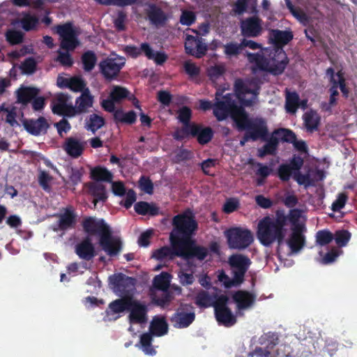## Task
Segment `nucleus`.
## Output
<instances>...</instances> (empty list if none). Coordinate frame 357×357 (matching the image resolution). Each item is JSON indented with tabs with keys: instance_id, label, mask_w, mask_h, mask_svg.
<instances>
[{
	"instance_id": "41",
	"label": "nucleus",
	"mask_w": 357,
	"mask_h": 357,
	"mask_svg": "<svg viewBox=\"0 0 357 357\" xmlns=\"http://www.w3.org/2000/svg\"><path fill=\"white\" fill-rule=\"evenodd\" d=\"M278 335L275 333L268 332L264 333L259 338L260 344L264 346L267 350L272 351L273 348L278 344Z\"/></svg>"
},
{
	"instance_id": "4",
	"label": "nucleus",
	"mask_w": 357,
	"mask_h": 357,
	"mask_svg": "<svg viewBox=\"0 0 357 357\" xmlns=\"http://www.w3.org/2000/svg\"><path fill=\"white\" fill-rule=\"evenodd\" d=\"M248 61L256 67L273 75H282L289 63V59L283 48H273L269 50L268 57L259 53L247 54Z\"/></svg>"
},
{
	"instance_id": "21",
	"label": "nucleus",
	"mask_w": 357,
	"mask_h": 357,
	"mask_svg": "<svg viewBox=\"0 0 357 357\" xmlns=\"http://www.w3.org/2000/svg\"><path fill=\"white\" fill-rule=\"evenodd\" d=\"M59 220L56 222V227L54 231H67L75 228L77 222V215L71 208H66L63 213L58 215Z\"/></svg>"
},
{
	"instance_id": "50",
	"label": "nucleus",
	"mask_w": 357,
	"mask_h": 357,
	"mask_svg": "<svg viewBox=\"0 0 357 357\" xmlns=\"http://www.w3.org/2000/svg\"><path fill=\"white\" fill-rule=\"evenodd\" d=\"M193 125H183L181 128H177L173 133V138L176 140L181 142L183 139L191 137V129Z\"/></svg>"
},
{
	"instance_id": "59",
	"label": "nucleus",
	"mask_w": 357,
	"mask_h": 357,
	"mask_svg": "<svg viewBox=\"0 0 357 357\" xmlns=\"http://www.w3.org/2000/svg\"><path fill=\"white\" fill-rule=\"evenodd\" d=\"M293 173V170L287 164H282L278 169V176L282 181H288Z\"/></svg>"
},
{
	"instance_id": "57",
	"label": "nucleus",
	"mask_w": 357,
	"mask_h": 357,
	"mask_svg": "<svg viewBox=\"0 0 357 357\" xmlns=\"http://www.w3.org/2000/svg\"><path fill=\"white\" fill-rule=\"evenodd\" d=\"M139 188L144 192L152 195L153 193V183L149 177L142 176L138 181Z\"/></svg>"
},
{
	"instance_id": "51",
	"label": "nucleus",
	"mask_w": 357,
	"mask_h": 357,
	"mask_svg": "<svg viewBox=\"0 0 357 357\" xmlns=\"http://www.w3.org/2000/svg\"><path fill=\"white\" fill-rule=\"evenodd\" d=\"M278 135L281 141L291 144L296 139V135L291 130L287 128H279L274 131Z\"/></svg>"
},
{
	"instance_id": "26",
	"label": "nucleus",
	"mask_w": 357,
	"mask_h": 357,
	"mask_svg": "<svg viewBox=\"0 0 357 357\" xmlns=\"http://www.w3.org/2000/svg\"><path fill=\"white\" fill-rule=\"evenodd\" d=\"M84 146V142H81L75 137H70L66 139L63 149L69 156L77 158L82 155Z\"/></svg>"
},
{
	"instance_id": "10",
	"label": "nucleus",
	"mask_w": 357,
	"mask_h": 357,
	"mask_svg": "<svg viewBox=\"0 0 357 357\" xmlns=\"http://www.w3.org/2000/svg\"><path fill=\"white\" fill-rule=\"evenodd\" d=\"M126 64L123 56L116 54V57H107L99 63L100 72L107 81L116 79Z\"/></svg>"
},
{
	"instance_id": "54",
	"label": "nucleus",
	"mask_w": 357,
	"mask_h": 357,
	"mask_svg": "<svg viewBox=\"0 0 357 357\" xmlns=\"http://www.w3.org/2000/svg\"><path fill=\"white\" fill-rule=\"evenodd\" d=\"M333 236L336 244L339 247H344L351 238V233L347 230H338Z\"/></svg>"
},
{
	"instance_id": "33",
	"label": "nucleus",
	"mask_w": 357,
	"mask_h": 357,
	"mask_svg": "<svg viewBox=\"0 0 357 357\" xmlns=\"http://www.w3.org/2000/svg\"><path fill=\"white\" fill-rule=\"evenodd\" d=\"M305 127L307 131L312 132L318 130L320 123V116L312 109L303 115Z\"/></svg>"
},
{
	"instance_id": "46",
	"label": "nucleus",
	"mask_w": 357,
	"mask_h": 357,
	"mask_svg": "<svg viewBox=\"0 0 357 357\" xmlns=\"http://www.w3.org/2000/svg\"><path fill=\"white\" fill-rule=\"evenodd\" d=\"M223 47L224 54L227 58L237 57L243 51L241 42H229L224 45Z\"/></svg>"
},
{
	"instance_id": "17",
	"label": "nucleus",
	"mask_w": 357,
	"mask_h": 357,
	"mask_svg": "<svg viewBox=\"0 0 357 357\" xmlns=\"http://www.w3.org/2000/svg\"><path fill=\"white\" fill-rule=\"evenodd\" d=\"M70 98V96L67 93H56L52 101V112L63 117L72 118V112H70V108L73 107V105L68 103Z\"/></svg>"
},
{
	"instance_id": "15",
	"label": "nucleus",
	"mask_w": 357,
	"mask_h": 357,
	"mask_svg": "<svg viewBox=\"0 0 357 357\" xmlns=\"http://www.w3.org/2000/svg\"><path fill=\"white\" fill-rule=\"evenodd\" d=\"M181 245L180 257L185 260L197 258L202 261L207 257L208 254V249L204 246L197 245L195 240L185 241Z\"/></svg>"
},
{
	"instance_id": "14",
	"label": "nucleus",
	"mask_w": 357,
	"mask_h": 357,
	"mask_svg": "<svg viewBox=\"0 0 357 357\" xmlns=\"http://www.w3.org/2000/svg\"><path fill=\"white\" fill-rule=\"evenodd\" d=\"M130 92L126 88L119 85L112 86L109 96L100 102L101 107L105 111L112 112L114 111L115 103H120L125 99L130 98Z\"/></svg>"
},
{
	"instance_id": "31",
	"label": "nucleus",
	"mask_w": 357,
	"mask_h": 357,
	"mask_svg": "<svg viewBox=\"0 0 357 357\" xmlns=\"http://www.w3.org/2000/svg\"><path fill=\"white\" fill-rule=\"evenodd\" d=\"M147 16L150 22L154 25H163L167 20L165 12L155 4H151L148 10Z\"/></svg>"
},
{
	"instance_id": "27",
	"label": "nucleus",
	"mask_w": 357,
	"mask_h": 357,
	"mask_svg": "<svg viewBox=\"0 0 357 357\" xmlns=\"http://www.w3.org/2000/svg\"><path fill=\"white\" fill-rule=\"evenodd\" d=\"M75 253L86 261L91 260L96 256L95 248L90 237L86 236L75 246Z\"/></svg>"
},
{
	"instance_id": "35",
	"label": "nucleus",
	"mask_w": 357,
	"mask_h": 357,
	"mask_svg": "<svg viewBox=\"0 0 357 357\" xmlns=\"http://www.w3.org/2000/svg\"><path fill=\"white\" fill-rule=\"evenodd\" d=\"M39 93V89L35 87H24L17 92V102L26 105Z\"/></svg>"
},
{
	"instance_id": "12",
	"label": "nucleus",
	"mask_w": 357,
	"mask_h": 357,
	"mask_svg": "<svg viewBox=\"0 0 357 357\" xmlns=\"http://www.w3.org/2000/svg\"><path fill=\"white\" fill-rule=\"evenodd\" d=\"M56 33L61 38V47L66 51L74 50L79 45L77 34L72 23L67 22L56 26Z\"/></svg>"
},
{
	"instance_id": "64",
	"label": "nucleus",
	"mask_w": 357,
	"mask_h": 357,
	"mask_svg": "<svg viewBox=\"0 0 357 357\" xmlns=\"http://www.w3.org/2000/svg\"><path fill=\"white\" fill-rule=\"evenodd\" d=\"M238 207H239L238 200L235 198H229L225 202V203L223 206L222 211L225 213L229 214V213L234 212L236 210H237Z\"/></svg>"
},
{
	"instance_id": "18",
	"label": "nucleus",
	"mask_w": 357,
	"mask_h": 357,
	"mask_svg": "<svg viewBox=\"0 0 357 357\" xmlns=\"http://www.w3.org/2000/svg\"><path fill=\"white\" fill-rule=\"evenodd\" d=\"M191 306L185 305L178 308L171 317V321L173 326L177 328H184L188 327L195 319V313L192 312H185Z\"/></svg>"
},
{
	"instance_id": "39",
	"label": "nucleus",
	"mask_w": 357,
	"mask_h": 357,
	"mask_svg": "<svg viewBox=\"0 0 357 357\" xmlns=\"http://www.w3.org/2000/svg\"><path fill=\"white\" fill-rule=\"evenodd\" d=\"M97 60V56L93 51L87 50L84 52L81 56L84 70L91 72L95 68Z\"/></svg>"
},
{
	"instance_id": "60",
	"label": "nucleus",
	"mask_w": 357,
	"mask_h": 357,
	"mask_svg": "<svg viewBox=\"0 0 357 357\" xmlns=\"http://www.w3.org/2000/svg\"><path fill=\"white\" fill-rule=\"evenodd\" d=\"M195 49L192 51L193 54L192 56H195L197 59H200L204 56L207 51V45L203 43L202 38H199L198 40H194Z\"/></svg>"
},
{
	"instance_id": "7",
	"label": "nucleus",
	"mask_w": 357,
	"mask_h": 357,
	"mask_svg": "<svg viewBox=\"0 0 357 357\" xmlns=\"http://www.w3.org/2000/svg\"><path fill=\"white\" fill-rule=\"evenodd\" d=\"M222 95V92L220 91L215 93L216 102L213 106V114L218 121L225 120L229 116L236 123L241 116V113L245 110L235 104L231 93H227L220 100Z\"/></svg>"
},
{
	"instance_id": "13",
	"label": "nucleus",
	"mask_w": 357,
	"mask_h": 357,
	"mask_svg": "<svg viewBox=\"0 0 357 357\" xmlns=\"http://www.w3.org/2000/svg\"><path fill=\"white\" fill-rule=\"evenodd\" d=\"M228 263L234 275V280L237 284H241L250 264L251 260L248 256L242 254H234L229 256Z\"/></svg>"
},
{
	"instance_id": "16",
	"label": "nucleus",
	"mask_w": 357,
	"mask_h": 357,
	"mask_svg": "<svg viewBox=\"0 0 357 357\" xmlns=\"http://www.w3.org/2000/svg\"><path fill=\"white\" fill-rule=\"evenodd\" d=\"M241 35L245 38H256L262 32V20L258 16H252L241 21Z\"/></svg>"
},
{
	"instance_id": "22",
	"label": "nucleus",
	"mask_w": 357,
	"mask_h": 357,
	"mask_svg": "<svg viewBox=\"0 0 357 357\" xmlns=\"http://www.w3.org/2000/svg\"><path fill=\"white\" fill-rule=\"evenodd\" d=\"M22 124L25 130L34 136L45 134L50 127L47 121L43 116H40L37 119H24Z\"/></svg>"
},
{
	"instance_id": "37",
	"label": "nucleus",
	"mask_w": 357,
	"mask_h": 357,
	"mask_svg": "<svg viewBox=\"0 0 357 357\" xmlns=\"http://www.w3.org/2000/svg\"><path fill=\"white\" fill-rule=\"evenodd\" d=\"M112 112L116 123L133 124L136 121L137 115L134 111L125 113L121 109H114V111Z\"/></svg>"
},
{
	"instance_id": "1",
	"label": "nucleus",
	"mask_w": 357,
	"mask_h": 357,
	"mask_svg": "<svg viewBox=\"0 0 357 357\" xmlns=\"http://www.w3.org/2000/svg\"><path fill=\"white\" fill-rule=\"evenodd\" d=\"M288 225V217L284 210L275 211V217L266 216L259 220L257 225V236L259 242L266 247L277 242L278 245L283 243Z\"/></svg>"
},
{
	"instance_id": "24",
	"label": "nucleus",
	"mask_w": 357,
	"mask_h": 357,
	"mask_svg": "<svg viewBox=\"0 0 357 357\" xmlns=\"http://www.w3.org/2000/svg\"><path fill=\"white\" fill-rule=\"evenodd\" d=\"M190 131L191 137L196 138L200 145L208 144L213 137V129L209 126H204L202 124L193 125Z\"/></svg>"
},
{
	"instance_id": "48",
	"label": "nucleus",
	"mask_w": 357,
	"mask_h": 357,
	"mask_svg": "<svg viewBox=\"0 0 357 357\" xmlns=\"http://www.w3.org/2000/svg\"><path fill=\"white\" fill-rule=\"evenodd\" d=\"M151 342L152 336L150 333H146L141 335L140 343L146 354L153 355L156 353L155 350L152 347Z\"/></svg>"
},
{
	"instance_id": "5",
	"label": "nucleus",
	"mask_w": 357,
	"mask_h": 357,
	"mask_svg": "<svg viewBox=\"0 0 357 357\" xmlns=\"http://www.w3.org/2000/svg\"><path fill=\"white\" fill-rule=\"evenodd\" d=\"M172 223L173 229L169 234V241L175 245H181L185 241L192 239V235L198 228V224L189 210L175 215Z\"/></svg>"
},
{
	"instance_id": "63",
	"label": "nucleus",
	"mask_w": 357,
	"mask_h": 357,
	"mask_svg": "<svg viewBox=\"0 0 357 357\" xmlns=\"http://www.w3.org/2000/svg\"><path fill=\"white\" fill-rule=\"evenodd\" d=\"M126 14L125 12L121 10L117 13V17L114 20V24L116 29L119 31H125L126 26L125 25V22L126 20Z\"/></svg>"
},
{
	"instance_id": "11",
	"label": "nucleus",
	"mask_w": 357,
	"mask_h": 357,
	"mask_svg": "<svg viewBox=\"0 0 357 357\" xmlns=\"http://www.w3.org/2000/svg\"><path fill=\"white\" fill-rule=\"evenodd\" d=\"M109 284L119 294L121 298L126 295H132L135 288L136 280L122 273H115L109 277Z\"/></svg>"
},
{
	"instance_id": "29",
	"label": "nucleus",
	"mask_w": 357,
	"mask_h": 357,
	"mask_svg": "<svg viewBox=\"0 0 357 357\" xmlns=\"http://www.w3.org/2000/svg\"><path fill=\"white\" fill-rule=\"evenodd\" d=\"M89 193L93 197V203L95 206L99 202H105L108 197L106 187L99 182L89 183Z\"/></svg>"
},
{
	"instance_id": "53",
	"label": "nucleus",
	"mask_w": 357,
	"mask_h": 357,
	"mask_svg": "<svg viewBox=\"0 0 357 357\" xmlns=\"http://www.w3.org/2000/svg\"><path fill=\"white\" fill-rule=\"evenodd\" d=\"M85 81L80 77H71L68 89L73 92H83L86 89Z\"/></svg>"
},
{
	"instance_id": "43",
	"label": "nucleus",
	"mask_w": 357,
	"mask_h": 357,
	"mask_svg": "<svg viewBox=\"0 0 357 357\" xmlns=\"http://www.w3.org/2000/svg\"><path fill=\"white\" fill-rule=\"evenodd\" d=\"M299 96L296 92H289L286 96L285 108L287 112L295 114L298 109Z\"/></svg>"
},
{
	"instance_id": "25",
	"label": "nucleus",
	"mask_w": 357,
	"mask_h": 357,
	"mask_svg": "<svg viewBox=\"0 0 357 357\" xmlns=\"http://www.w3.org/2000/svg\"><path fill=\"white\" fill-rule=\"evenodd\" d=\"M293 38V33L290 30L271 29L269 31V40L274 45L273 48H283Z\"/></svg>"
},
{
	"instance_id": "28",
	"label": "nucleus",
	"mask_w": 357,
	"mask_h": 357,
	"mask_svg": "<svg viewBox=\"0 0 357 357\" xmlns=\"http://www.w3.org/2000/svg\"><path fill=\"white\" fill-rule=\"evenodd\" d=\"M170 243L172 247L163 246L155 250L152 254V257L158 261L172 260L175 257H180L181 245H175L172 243Z\"/></svg>"
},
{
	"instance_id": "6",
	"label": "nucleus",
	"mask_w": 357,
	"mask_h": 357,
	"mask_svg": "<svg viewBox=\"0 0 357 357\" xmlns=\"http://www.w3.org/2000/svg\"><path fill=\"white\" fill-rule=\"evenodd\" d=\"M236 123L238 130H245V139L256 142L258 139L266 140L268 128L266 121L261 117L250 118L245 111Z\"/></svg>"
},
{
	"instance_id": "55",
	"label": "nucleus",
	"mask_w": 357,
	"mask_h": 357,
	"mask_svg": "<svg viewBox=\"0 0 357 357\" xmlns=\"http://www.w3.org/2000/svg\"><path fill=\"white\" fill-rule=\"evenodd\" d=\"M37 63L34 58H26L20 66V68L23 73L26 75H31L36 70Z\"/></svg>"
},
{
	"instance_id": "20",
	"label": "nucleus",
	"mask_w": 357,
	"mask_h": 357,
	"mask_svg": "<svg viewBox=\"0 0 357 357\" xmlns=\"http://www.w3.org/2000/svg\"><path fill=\"white\" fill-rule=\"evenodd\" d=\"M305 230L304 225H297L291 228V234L287 241V244L292 252H299L305 244V237L303 232Z\"/></svg>"
},
{
	"instance_id": "19",
	"label": "nucleus",
	"mask_w": 357,
	"mask_h": 357,
	"mask_svg": "<svg viewBox=\"0 0 357 357\" xmlns=\"http://www.w3.org/2000/svg\"><path fill=\"white\" fill-rule=\"evenodd\" d=\"M93 97L91 96L89 88L84 90L82 94L75 100V105L70 108L72 112V117L84 114L89 112V109L93 106Z\"/></svg>"
},
{
	"instance_id": "23",
	"label": "nucleus",
	"mask_w": 357,
	"mask_h": 357,
	"mask_svg": "<svg viewBox=\"0 0 357 357\" xmlns=\"http://www.w3.org/2000/svg\"><path fill=\"white\" fill-rule=\"evenodd\" d=\"M238 310L251 307L255 303L256 295L245 290H238L232 296Z\"/></svg>"
},
{
	"instance_id": "2",
	"label": "nucleus",
	"mask_w": 357,
	"mask_h": 357,
	"mask_svg": "<svg viewBox=\"0 0 357 357\" xmlns=\"http://www.w3.org/2000/svg\"><path fill=\"white\" fill-rule=\"evenodd\" d=\"M82 226L87 234L99 236V244L109 256L114 257L120 252L121 242L112 236L109 227L103 219L87 216L84 218Z\"/></svg>"
},
{
	"instance_id": "36",
	"label": "nucleus",
	"mask_w": 357,
	"mask_h": 357,
	"mask_svg": "<svg viewBox=\"0 0 357 357\" xmlns=\"http://www.w3.org/2000/svg\"><path fill=\"white\" fill-rule=\"evenodd\" d=\"M144 50L145 52V56L149 60H153L156 65L162 66L168 59V56L166 53L155 51L150 44L149 46H144Z\"/></svg>"
},
{
	"instance_id": "42",
	"label": "nucleus",
	"mask_w": 357,
	"mask_h": 357,
	"mask_svg": "<svg viewBox=\"0 0 357 357\" xmlns=\"http://www.w3.org/2000/svg\"><path fill=\"white\" fill-rule=\"evenodd\" d=\"M105 123V119L96 114H91L86 121V128L92 132H96L98 129L101 128Z\"/></svg>"
},
{
	"instance_id": "38",
	"label": "nucleus",
	"mask_w": 357,
	"mask_h": 357,
	"mask_svg": "<svg viewBox=\"0 0 357 357\" xmlns=\"http://www.w3.org/2000/svg\"><path fill=\"white\" fill-rule=\"evenodd\" d=\"M91 177L97 182H111L113 178V175L107 168L97 166L91 170Z\"/></svg>"
},
{
	"instance_id": "45",
	"label": "nucleus",
	"mask_w": 357,
	"mask_h": 357,
	"mask_svg": "<svg viewBox=\"0 0 357 357\" xmlns=\"http://www.w3.org/2000/svg\"><path fill=\"white\" fill-rule=\"evenodd\" d=\"M213 297L211 296L208 292L201 290L197 294L195 303L199 307H209L213 305Z\"/></svg>"
},
{
	"instance_id": "8",
	"label": "nucleus",
	"mask_w": 357,
	"mask_h": 357,
	"mask_svg": "<svg viewBox=\"0 0 357 357\" xmlns=\"http://www.w3.org/2000/svg\"><path fill=\"white\" fill-rule=\"evenodd\" d=\"M229 248L242 250L249 247L253 242L252 234L248 229L231 227L225 231Z\"/></svg>"
},
{
	"instance_id": "40",
	"label": "nucleus",
	"mask_w": 357,
	"mask_h": 357,
	"mask_svg": "<svg viewBox=\"0 0 357 357\" xmlns=\"http://www.w3.org/2000/svg\"><path fill=\"white\" fill-rule=\"evenodd\" d=\"M172 275L167 272H162L160 275L153 278V287L161 291H167Z\"/></svg>"
},
{
	"instance_id": "32",
	"label": "nucleus",
	"mask_w": 357,
	"mask_h": 357,
	"mask_svg": "<svg viewBox=\"0 0 357 357\" xmlns=\"http://www.w3.org/2000/svg\"><path fill=\"white\" fill-rule=\"evenodd\" d=\"M150 331L158 337L166 335L168 332V324L165 318L154 317L150 324Z\"/></svg>"
},
{
	"instance_id": "52",
	"label": "nucleus",
	"mask_w": 357,
	"mask_h": 357,
	"mask_svg": "<svg viewBox=\"0 0 357 357\" xmlns=\"http://www.w3.org/2000/svg\"><path fill=\"white\" fill-rule=\"evenodd\" d=\"M333 234L328 230H320L316 234V242L321 246L329 244L333 239Z\"/></svg>"
},
{
	"instance_id": "61",
	"label": "nucleus",
	"mask_w": 357,
	"mask_h": 357,
	"mask_svg": "<svg viewBox=\"0 0 357 357\" xmlns=\"http://www.w3.org/2000/svg\"><path fill=\"white\" fill-rule=\"evenodd\" d=\"M347 199L348 196L345 192L340 193L337 195V199L332 204L331 209L334 212L340 211L344 207Z\"/></svg>"
},
{
	"instance_id": "49",
	"label": "nucleus",
	"mask_w": 357,
	"mask_h": 357,
	"mask_svg": "<svg viewBox=\"0 0 357 357\" xmlns=\"http://www.w3.org/2000/svg\"><path fill=\"white\" fill-rule=\"evenodd\" d=\"M192 110L187 106H183L178 112V119L183 125H195L196 123L190 122Z\"/></svg>"
},
{
	"instance_id": "58",
	"label": "nucleus",
	"mask_w": 357,
	"mask_h": 357,
	"mask_svg": "<svg viewBox=\"0 0 357 357\" xmlns=\"http://www.w3.org/2000/svg\"><path fill=\"white\" fill-rule=\"evenodd\" d=\"M266 143L263 146L264 149L268 153V155H275L278 146V139L275 137H271L265 140Z\"/></svg>"
},
{
	"instance_id": "56",
	"label": "nucleus",
	"mask_w": 357,
	"mask_h": 357,
	"mask_svg": "<svg viewBox=\"0 0 357 357\" xmlns=\"http://www.w3.org/2000/svg\"><path fill=\"white\" fill-rule=\"evenodd\" d=\"M213 305L214 311H217L220 309L229 307L227 306L229 302V297L225 294H214L213 296Z\"/></svg>"
},
{
	"instance_id": "30",
	"label": "nucleus",
	"mask_w": 357,
	"mask_h": 357,
	"mask_svg": "<svg viewBox=\"0 0 357 357\" xmlns=\"http://www.w3.org/2000/svg\"><path fill=\"white\" fill-rule=\"evenodd\" d=\"M215 317L219 325L231 327L236 323V318L229 307L214 311Z\"/></svg>"
},
{
	"instance_id": "47",
	"label": "nucleus",
	"mask_w": 357,
	"mask_h": 357,
	"mask_svg": "<svg viewBox=\"0 0 357 357\" xmlns=\"http://www.w3.org/2000/svg\"><path fill=\"white\" fill-rule=\"evenodd\" d=\"M149 43H142L138 47L135 45H127L124 47V52L130 57L136 59L141 55L145 56L144 46H149Z\"/></svg>"
},
{
	"instance_id": "9",
	"label": "nucleus",
	"mask_w": 357,
	"mask_h": 357,
	"mask_svg": "<svg viewBox=\"0 0 357 357\" xmlns=\"http://www.w3.org/2000/svg\"><path fill=\"white\" fill-rule=\"evenodd\" d=\"M260 87L255 82H245L242 79H236L234 82V91L240 101L245 106L252 105L259 93Z\"/></svg>"
},
{
	"instance_id": "3",
	"label": "nucleus",
	"mask_w": 357,
	"mask_h": 357,
	"mask_svg": "<svg viewBox=\"0 0 357 357\" xmlns=\"http://www.w3.org/2000/svg\"><path fill=\"white\" fill-rule=\"evenodd\" d=\"M126 311L129 312L128 319L130 324H144L148 321V305L132 295H126L112 301L105 312L107 317H110Z\"/></svg>"
},
{
	"instance_id": "44",
	"label": "nucleus",
	"mask_w": 357,
	"mask_h": 357,
	"mask_svg": "<svg viewBox=\"0 0 357 357\" xmlns=\"http://www.w3.org/2000/svg\"><path fill=\"white\" fill-rule=\"evenodd\" d=\"M5 37L10 45H16L23 43L24 33L21 31L10 29L6 31Z\"/></svg>"
},
{
	"instance_id": "62",
	"label": "nucleus",
	"mask_w": 357,
	"mask_h": 357,
	"mask_svg": "<svg viewBox=\"0 0 357 357\" xmlns=\"http://www.w3.org/2000/svg\"><path fill=\"white\" fill-rule=\"evenodd\" d=\"M196 20L195 13L189 10H183L180 17V23L183 25L190 26Z\"/></svg>"
},
{
	"instance_id": "34",
	"label": "nucleus",
	"mask_w": 357,
	"mask_h": 357,
	"mask_svg": "<svg viewBox=\"0 0 357 357\" xmlns=\"http://www.w3.org/2000/svg\"><path fill=\"white\" fill-rule=\"evenodd\" d=\"M19 22L20 23L22 28L25 31L29 32L37 29L39 24V19L36 15H32L29 12L22 13Z\"/></svg>"
}]
</instances>
